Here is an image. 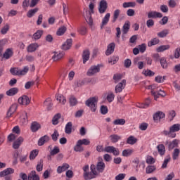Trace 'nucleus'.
Listing matches in <instances>:
<instances>
[{"label":"nucleus","mask_w":180,"mask_h":180,"mask_svg":"<svg viewBox=\"0 0 180 180\" xmlns=\"http://www.w3.org/2000/svg\"><path fill=\"white\" fill-rule=\"evenodd\" d=\"M150 103H151V100L150 98H146L144 103H139L136 106L141 109H146L150 106Z\"/></svg>","instance_id":"27"},{"label":"nucleus","mask_w":180,"mask_h":180,"mask_svg":"<svg viewBox=\"0 0 180 180\" xmlns=\"http://www.w3.org/2000/svg\"><path fill=\"white\" fill-rule=\"evenodd\" d=\"M74 150L76 151V153H82L84 151V147H82V145L77 141L76 146L74 147Z\"/></svg>","instance_id":"35"},{"label":"nucleus","mask_w":180,"mask_h":180,"mask_svg":"<svg viewBox=\"0 0 180 180\" xmlns=\"http://www.w3.org/2000/svg\"><path fill=\"white\" fill-rule=\"evenodd\" d=\"M39 49V44L37 43L30 44L27 48V51L28 53H34Z\"/></svg>","instance_id":"25"},{"label":"nucleus","mask_w":180,"mask_h":180,"mask_svg":"<svg viewBox=\"0 0 180 180\" xmlns=\"http://www.w3.org/2000/svg\"><path fill=\"white\" fill-rule=\"evenodd\" d=\"M52 60L53 61L57 62V61H61L63 58H64V56H65V53L64 51H55L52 52Z\"/></svg>","instance_id":"5"},{"label":"nucleus","mask_w":180,"mask_h":180,"mask_svg":"<svg viewBox=\"0 0 180 180\" xmlns=\"http://www.w3.org/2000/svg\"><path fill=\"white\" fill-rule=\"evenodd\" d=\"M44 106L48 109V110H50L51 106H53V103H51V98H49L44 102Z\"/></svg>","instance_id":"40"},{"label":"nucleus","mask_w":180,"mask_h":180,"mask_svg":"<svg viewBox=\"0 0 180 180\" xmlns=\"http://www.w3.org/2000/svg\"><path fill=\"white\" fill-rule=\"evenodd\" d=\"M110 19V14L106 13L104 18L102 20L101 25V29H103L104 26H106L108 23H109V20Z\"/></svg>","instance_id":"24"},{"label":"nucleus","mask_w":180,"mask_h":180,"mask_svg":"<svg viewBox=\"0 0 180 180\" xmlns=\"http://www.w3.org/2000/svg\"><path fill=\"white\" fill-rule=\"evenodd\" d=\"M165 117V114L161 111H159L153 115L154 122H160L161 119Z\"/></svg>","instance_id":"21"},{"label":"nucleus","mask_w":180,"mask_h":180,"mask_svg":"<svg viewBox=\"0 0 180 180\" xmlns=\"http://www.w3.org/2000/svg\"><path fill=\"white\" fill-rule=\"evenodd\" d=\"M101 71V66L98 65H93L91 66L87 71V75L89 77H92V75H95V74H98Z\"/></svg>","instance_id":"6"},{"label":"nucleus","mask_w":180,"mask_h":180,"mask_svg":"<svg viewBox=\"0 0 180 180\" xmlns=\"http://www.w3.org/2000/svg\"><path fill=\"white\" fill-rule=\"evenodd\" d=\"M179 139H174L173 141H170L168 145L169 150H174V148H177V147H179Z\"/></svg>","instance_id":"20"},{"label":"nucleus","mask_w":180,"mask_h":180,"mask_svg":"<svg viewBox=\"0 0 180 180\" xmlns=\"http://www.w3.org/2000/svg\"><path fill=\"white\" fill-rule=\"evenodd\" d=\"M126 88V80L123 79L121 82L118 83L115 87V94H120L124 89Z\"/></svg>","instance_id":"7"},{"label":"nucleus","mask_w":180,"mask_h":180,"mask_svg":"<svg viewBox=\"0 0 180 180\" xmlns=\"http://www.w3.org/2000/svg\"><path fill=\"white\" fill-rule=\"evenodd\" d=\"M180 130V124H174L172 125L169 131L164 130L163 131V134L164 136H167L170 139H175L176 137V131H179Z\"/></svg>","instance_id":"1"},{"label":"nucleus","mask_w":180,"mask_h":180,"mask_svg":"<svg viewBox=\"0 0 180 180\" xmlns=\"http://www.w3.org/2000/svg\"><path fill=\"white\" fill-rule=\"evenodd\" d=\"M124 123H126V120H124V119H117L113 122V124L115 125H123Z\"/></svg>","instance_id":"61"},{"label":"nucleus","mask_w":180,"mask_h":180,"mask_svg":"<svg viewBox=\"0 0 180 180\" xmlns=\"http://www.w3.org/2000/svg\"><path fill=\"white\" fill-rule=\"evenodd\" d=\"M10 72L12 75H26L29 72V67L25 66L22 70L18 68H13L10 69Z\"/></svg>","instance_id":"3"},{"label":"nucleus","mask_w":180,"mask_h":180,"mask_svg":"<svg viewBox=\"0 0 180 180\" xmlns=\"http://www.w3.org/2000/svg\"><path fill=\"white\" fill-rule=\"evenodd\" d=\"M123 8H134L136 2H124L122 4Z\"/></svg>","instance_id":"56"},{"label":"nucleus","mask_w":180,"mask_h":180,"mask_svg":"<svg viewBox=\"0 0 180 180\" xmlns=\"http://www.w3.org/2000/svg\"><path fill=\"white\" fill-rule=\"evenodd\" d=\"M18 103L23 106H27L30 103V99L27 96H22L18 98Z\"/></svg>","instance_id":"15"},{"label":"nucleus","mask_w":180,"mask_h":180,"mask_svg":"<svg viewBox=\"0 0 180 180\" xmlns=\"http://www.w3.org/2000/svg\"><path fill=\"white\" fill-rule=\"evenodd\" d=\"M14 172L15 169H13V168H7L0 172V178L8 176L9 175H11V174H13Z\"/></svg>","instance_id":"16"},{"label":"nucleus","mask_w":180,"mask_h":180,"mask_svg":"<svg viewBox=\"0 0 180 180\" xmlns=\"http://www.w3.org/2000/svg\"><path fill=\"white\" fill-rule=\"evenodd\" d=\"M169 33V30H164L158 33V37L163 38L167 37V35Z\"/></svg>","instance_id":"52"},{"label":"nucleus","mask_w":180,"mask_h":180,"mask_svg":"<svg viewBox=\"0 0 180 180\" xmlns=\"http://www.w3.org/2000/svg\"><path fill=\"white\" fill-rule=\"evenodd\" d=\"M23 141L24 139L22 136L18 137L15 141H14L13 143V148H14V150H18V148H19V147L22 146V143H23Z\"/></svg>","instance_id":"18"},{"label":"nucleus","mask_w":180,"mask_h":180,"mask_svg":"<svg viewBox=\"0 0 180 180\" xmlns=\"http://www.w3.org/2000/svg\"><path fill=\"white\" fill-rule=\"evenodd\" d=\"M115 100V94L112 92H110L107 95V101L110 103Z\"/></svg>","instance_id":"60"},{"label":"nucleus","mask_w":180,"mask_h":180,"mask_svg":"<svg viewBox=\"0 0 180 180\" xmlns=\"http://www.w3.org/2000/svg\"><path fill=\"white\" fill-rule=\"evenodd\" d=\"M18 92H19V89L16 87H13L6 91V95L8 96H13L14 95H16Z\"/></svg>","instance_id":"32"},{"label":"nucleus","mask_w":180,"mask_h":180,"mask_svg":"<svg viewBox=\"0 0 180 180\" xmlns=\"http://www.w3.org/2000/svg\"><path fill=\"white\" fill-rule=\"evenodd\" d=\"M8 44V39H3L0 40V54L2 53V51H4V46Z\"/></svg>","instance_id":"48"},{"label":"nucleus","mask_w":180,"mask_h":180,"mask_svg":"<svg viewBox=\"0 0 180 180\" xmlns=\"http://www.w3.org/2000/svg\"><path fill=\"white\" fill-rule=\"evenodd\" d=\"M129 30H130V22L127 21L123 25V30H122L123 34H126L127 32H129Z\"/></svg>","instance_id":"42"},{"label":"nucleus","mask_w":180,"mask_h":180,"mask_svg":"<svg viewBox=\"0 0 180 180\" xmlns=\"http://www.w3.org/2000/svg\"><path fill=\"white\" fill-rule=\"evenodd\" d=\"M180 150L179 148H175L172 153L173 160H177L178 157H179Z\"/></svg>","instance_id":"58"},{"label":"nucleus","mask_w":180,"mask_h":180,"mask_svg":"<svg viewBox=\"0 0 180 180\" xmlns=\"http://www.w3.org/2000/svg\"><path fill=\"white\" fill-rule=\"evenodd\" d=\"M115 43H111L108 46V49L105 51V54L106 56H110V54H112V53H113V51H115Z\"/></svg>","instance_id":"30"},{"label":"nucleus","mask_w":180,"mask_h":180,"mask_svg":"<svg viewBox=\"0 0 180 180\" xmlns=\"http://www.w3.org/2000/svg\"><path fill=\"white\" fill-rule=\"evenodd\" d=\"M157 169V167L154 165H149L146 169V174H153Z\"/></svg>","instance_id":"45"},{"label":"nucleus","mask_w":180,"mask_h":180,"mask_svg":"<svg viewBox=\"0 0 180 180\" xmlns=\"http://www.w3.org/2000/svg\"><path fill=\"white\" fill-rule=\"evenodd\" d=\"M122 139V136L117 135V134H112L110 136V140L111 143H117L119 140Z\"/></svg>","instance_id":"37"},{"label":"nucleus","mask_w":180,"mask_h":180,"mask_svg":"<svg viewBox=\"0 0 180 180\" xmlns=\"http://www.w3.org/2000/svg\"><path fill=\"white\" fill-rule=\"evenodd\" d=\"M99 101V97L94 96L89 98L86 103V106L90 108L91 112H96V105H98V101Z\"/></svg>","instance_id":"2"},{"label":"nucleus","mask_w":180,"mask_h":180,"mask_svg":"<svg viewBox=\"0 0 180 180\" xmlns=\"http://www.w3.org/2000/svg\"><path fill=\"white\" fill-rule=\"evenodd\" d=\"M169 49V45H162L159 46L157 49L156 51L158 53H162V51H165V50Z\"/></svg>","instance_id":"49"},{"label":"nucleus","mask_w":180,"mask_h":180,"mask_svg":"<svg viewBox=\"0 0 180 180\" xmlns=\"http://www.w3.org/2000/svg\"><path fill=\"white\" fill-rule=\"evenodd\" d=\"M69 169L70 165L68 163H63L62 165L58 167L56 172L58 174H63V172H65Z\"/></svg>","instance_id":"17"},{"label":"nucleus","mask_w":180,"mask_h":180,"mask_svg":"<svg viewBox=\"0 0 180 180\" xmlns=\"http://www.w3.org/2000/svg\"><path fill=\"white\" fill-rule=\"evenodd\" d=\"M17 110H18V104H13L10 107L9 110H8V112L6 113V118L11 119V117H12V115H13V113H15V112H16Z\"/></svg>","instance_id":"10"},{"label":"nucleus","mask_w":180,"mask_h":180,"mask_svg":"<svg viewBox=\"0 0 180 180\" xmlns=\"http://www.w3.org/2000/svg\"><path fill=\"white\" fill-rule=\"evenodd\" d=\"M155 162V159L153 156L148 155L146 158V164L152 165Z\"/></svg>","instance_id":"64"},{"label":"nucleus","mask_w":180,"mask_h":180,"mask_svg":"<svg viewBox=\"0 0 180 180\" xmlns=\"http://www.w3.org/2000/svg\"><path fill=\"white\" fill-rule=\"evenodd\" d=\"M17 110H18V104H13L10 107L9 110H8V112L6 113V118L11 119V117H12V115H13V113H15V112H16Z\"/></svg>","instance_id":"9"},{"label":"nucleus","mask_w":180,"mask_h":180,"mask_svg":"<svg viewBox=\"0 0 180 180\" xmlns=\"http://www.w3.org/2000/svg\"><path fill=\"white\" fill-rule=\"evenodd\" d=\"M65 32H67V27L63 26L58 30L56 34L57 36H63Z\"/></svg>","instance_id":"50"},{"label":"nucleus","mask_w":180,"mask_h":180,"mask_svg":"<svg viewBox=\"0 0 180 180\" xmlns=\"http://www.w3.org/2000/svg\"><path fill=\"white\" fill-rule=\"evenodd\" d=\"M27 112H23L22 115L20 116V123H22V124H27Z\"/></svg>","instance_id":"34"},{"label":"nucleus","mask_w":180,"mask_h":180,"mask_svg":"<svg viewBox=\"0 0 180 180\" xmlns=\"http://www.w3.org/2000/svg\"><path fill=\"white\" fill-rule=\"evenodd\" d=\"M17 110H18V104H13L10 107L9 110H8V112L6 113V118L11 119V117H12V115H13V113H15V112H16Z\"/></svg>","instance_id":"12"},{"label":"nucleus","mask_w":180,"mask_h":180,"mask_svg":"<svg viewBox=\"0 0 180 180\" xmlns=\"http://www.w3.org/2000/svg\"><path fill=\"white\" fill-rule=\"evenodd\" d=\"M142 74H143V75H145V77H154L155 73H154V72L147 69V70H143Z\"/></svg>","instance_id":"47"},{"label":"nucleus","mask_w":180,"mask_h":180,"mask_svg":"<svg viewBox=\"0 0 180 180\" xmlns=\"http://www.w3.org/2000/svg\"><path fill=\"white\" fill-rule=\"evenodd\" d=\"M50 140V137L49 136L45 135L42 136L39 140L38 141V146H43L45 143H47Z\"/></svg>","instance_id":"31"},{"label":"nucleus","mask_w":180,"mask_h":180,"mask_svg":"<svg viewBox=\"0 0 180 180\" xmlns=\"http://www.w3.org/2000/svg\"><path fill=\"white\" fill-rule=\"evenodd\" d=\"M69 103L70 106H75L78 103V101L74 96H71L69 98Z\"/></svg>","instance_id":"46"},{"label":"nucleus","mask_w":180,"mask_h":180,"mask_svg":"<svg viewBox=\"0 0 180 180\" xmlns=\"http://www.w3.org/2000/svg\"><path fill=\"white\" fill-rule=\"evenodd\" d=\"M37 155H39V150L35 149L31 151L30 155V160H34L36 158Z\"/></svg>","instance_id":"53"},{"label":"nucleus","mask_w":180,"mask_h":180,"mask_svg":"<svg viewBox=\"0 0 180 180\" xmlns=\"http://www.w3.org/2000/svg\"><path fill=\"white\" fill-rule=\"evenodd\" d=\"M61 118V115L60 114H56L52 120V123L53 124L56 125V124H58V120H60V119Z\"/></svg>","instance_id":"55"},{"label":"nucleus","mask_w":180,"mask_h":180,"mask_svg":"<svg viewBox=\"0 0 180 180\" xmlns=\"http://www.w3.org/2000/svg\"><path fill=\"white\" fill-rule=\"evenodd\" d=\"M41 125L37 122H33L31 124V130L33 131V133H36L39 129H41Z\"/></svg>","instance_id":"28"},{"label":"nucleus","mask_w":180,"mask_h":180,"mask_svg":"<svg viewBox=\"0 0 180 180\" xmlns=\"http://www.w3.org/2000/svg\"><path fill=\"white\" fill-rule=\"evenodd\" d=\"M157 150L160 155L165 154V146L164 144H160L157 146Z\"/></svg>","instance_id":"38"},{"label":"nucleus","mask_w":180,"mask_h":180,"mask_svg":"<svg viewBox=\"0 0 180 180\" xmlns=\"http://www.w3.org/2000/svg\"><path fill=\"white\" fill-rule=\"evenodd\" d=\"M160 64L162 68H168V63L167 62V59L165 58H162L160 59Z\"/></svg>","instance_id":"62"},{"label":"nucleus","mask_w":180,"mask_h":180,"mask_svg":"<svg viewBox=\"0 0 180 180\" xmlns=\"http://www.w3.org/2000/svg\"><path fill=\"white\" fill-rule=\"evenodd\" d=\"M72 131V123L71 122H68L65 128V132L66 134H71V132Z\"/></svg>","instance_id":"36"},{"label":"nucleus","mask_w":180,"mask_h":180,"mask_svg":"<svg viewBox=\"0 0 180 180\" xmlns=\"http://www.w3.org/2000/svg\"><path fill=\"white\" fill-rule=\"evenodd\" d=\"M127 144L133 146L137 143V139L134 136H130L127 140Z\"/></svg>","instance_id":"39"},{"label":"nucleus","mask_w":180,"mask_h":180,"mask_svg":"<svg viewBox=\"0 0 180 180\" xmlns=\"http://www.w3.org/2000/svg\"><path fill=\"white\" fill-rule=\"evenodd\" d=\"M90 169V173L87 172L84 175V178L86 180L94 179V178H96V176L98 175V171H96V166H95V165H91Z\"/></svg>","instance_id":"4"},{"label":"nucleus","mask_w":180,"mask_h":180,"mask_svg":"<svg viewBox=\"0 0 180 180\" xmlns=\"http://www.w3.org/2000/svg\"><path fill=\"white\" fill-rule=\"evenodd\" d=\"M13 56V49L8 48L7 49L4 53L3 54V58H5V60H9L11 57Z\"/></svg>","instance_id":"19"},{"label":"nucleus","mask_w":180,"mask_h":180,"mask_svg":"<svg viewBox=\"0 0 180 180\" xmlns=\"http://www.w3.org/2000/svg\"><path fill=\"white\" fill-rule=\"evenodd\" d=\"M72 46V39H68L63 45L62 50H70Z\"/></svg>","instance_id":"26"},{"label":"nucleus","mask_w":180,"mask_h":180,"mask_svg":"<svg viewBox=\"0 0 180 180\" xmlns=\"http://www.w3.org/2000/svg\"><path fill=\"white\" fill-rule=\"evenodd\" d=\"M43 34V30H38L36 33L33 34V37L35 40H39Z\"/></svg>","instance_id":"57"},{"label":"nucleus","mask_w":180,"mask_h":180,"mask_svg":"<svg viewBox=\"0 0 180 180\" xmlns=\"http://www.w3.org/2000/svg\"><path fill=\"white\" fill-rule=\"evenodd\" d=\"M37 12H39V8H37L31 9L27 12V18H32V16H34V15H36V13H37Z\"/></svg>","instance_id":"43"},{"label":"nucleus","mask_w":180,"mask_h":180,"mask_svg":"<svg viewBox=\"0 0 180 180\" xmlns=\"http://www.w3.org/2000/svg\"><path fill=\"white\" fill-rule=\"evenodd\" d=\"M152 95L154 96V100L157 101L160 96L161 98H165V96H167V93H165V91L163 90H159L158 91H152Z\"/></svg>","instance_id":"8"},{"label":"nucleus","mask_w":180,"mask_h":180,"mask_svg":"<svg viewBox=\"0 0 180 180\" xmlns=\"http://www.w3.org/2000/svg\"><path fill=\"white\" fill-rule=\"evenodd\" d=\"M17 110H18V104H13L10 107L9 110H8V112L6 113V118L11 119V117H12V115H13V113H15V112H16Z\"/></svg>","instance_id":"11"},{"label":"nucleus","mask_w":180,"mask_h":180,"mask_svg":"<svg viewBox=\"0 0 180 180\" xmlns=\"http://www.w3.org/2000/svg\"><path fill=\"white\" fill-rule=\"evenodd\" d=\"M158 43H160V39L158 38H153L148 42V47H152V46H156Z\"/></svg>","instance_id":"41"},{"label":"nucleus","mask_w":180,"mask_h":180,"mask_svg":"<svg viewBox=\"0 0 180 180\" xmlns=\"http://www.w3.org/2000/svg\"><path fill=\"white\" fill-rule=\"evenodd\" d=\"M120 15V10L116 9L113 13V18H112L113 22L117 20V18H119Z\"/></svg>","instance_id":"54"},{"label":"nucleus","mask_w":180,"mask_h":180,"mask_svg":"<svg viewBox=\"0 0 180 180\" xmlns=\"http://www.w3.org/2000/svg\"><path fill=\"white\" fill-rule=\"evenodd\" d=\"M117 61H119V57L113 56L109 59L108 63L109 64H111V65H113L114 64H116Z\"/></svg>","instance_id":"59"},{"label":"nucleus","mask_w":180,"mask_h":180,"mask_svg":"<svg viewBox=\"0 0 180 180\" xmlns=\"http://www.w3.org/2000/svg\"><path fill=\"white\" fill-rule=\"evenodd\" d=\"M139 129L142 131H146L147 129H148V123H147V122H142V123H141L140 125H139Z\"/></svg>","instance_id":"63"},{"label":"nucleus","mask_w":180,"mask_h":180,"mask_svg":"<svg viewBox=\"0 0 180 180\" xmlns=\"http://www.w3.org/2000/svg\"><path fill=\"white\" fill-rule=\"evenodd\" d=\"M148 18L149 19H151V18L153 19H155V18H162V14L157 11H150L148 13Z\"/></svg>","instance_id":"23"},{"label":"nucleus","mask_w":180,"mask_h":180,"mask_svg":"<svg viewBox=\"0 0 180 180\" xmlns=\"http://www.w3.org/2000/svg\"><path fill=\"white\" fill-rule=\"evenodd\" d=\"M133 153V149H125L122 151V155L123 157H129V155H131Z\"/></svg>","instance_id":"51"},{"label":"nucleus","mask_w":180,"mask_h":180,"mask_svg":"<svg viewBox=\"0 0 180 180\" xmlns=\"http://www.w3.org/2000/svg\"><path fill=\"white\" fill-rule=\"evenodd\" d=\"M108 9V2L105 0H101L98 6L99 13H105Z\"/></svg>","instance_id":"13"},{"label":"nucleus","mask_w":180,"mask_h":180,"mask_svg":"<svg viewBox=\"0 0 180 180\" xmlns=\"http://www.w3.org/2000/svg\"><path fill=\"white\" fill-rule=\"evenodd\" d=\"M56 100L58 102H59V103H61V105L67 103V98H65V96H63L62 94H58L56 96Z\"/></svg>","instance_id":"33"},{"label":"nucleus","mask_w":180,"mask_h":180,"mask_svg":"<svg viewBox=\"0 0 180 180\" xmlns=\"http://www.w3.org/2000/svg\"><path fill=\"white\" fill-rule=\"evenodd\" d=\"M104 153H110L113 154V155H119V149L115 148L114 146H106L105 147Z\"/></svg>","instance_id":"14"},{"label":"nucleus","mask_w":180,"mask_h":180,"mask_svg":"<svg viewBox=\"0 0 180 180\" xmlns=\"http://www.w3.org/2000/svg\"><path fill=\"white\" fill-rule=\"evenodd\" d=\"M28 180H40V176L36 171H32L28 175Z\"/></svg>","instance_id":"29"},{"label":"nucleus","mask_w":180,"mask_h":180,"mask_svg":"<svg viewBox=\"0 0 180 180\" xmlns=\"http://www.w3.org/2000/svg\"><path fill=\"white\" fill-rule=\"evenodd\" d=\"M105 162L103 161H100L97 162L96 167V171H97L98 174L103 172L105 171Z\"/></svg>","instance_id":"22"},{"label":"nucleus","mask_w":180,"mask_h":180,"mask_svg":"<svg viewBox=\"0 0 180 180\" xmlns=\"http://www.w3.org/2000/svg\"><path fill=\"white\" fill-rule=\"evenodd\" d=\"M82 58H83V64H85V63H86V61L89 60V51L86 50L83 52Z\"/></svg>","instance_id":"44"}]
</instances>
